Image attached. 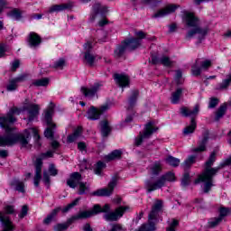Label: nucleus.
<instances>
[{
  "instance_id": "f257e3e1",
  "label": "nucleus",
  "mask_w": 231,
  "mask_h": 231,
  "mask_svg": "<svg viewBox=\"0 0 231 231\" xmlns=\"http://www.w3.org/2000/svg\"><path fill=\"white\" fill-rule=\"evenodd\" d=\"M31 133L33 134L36 143L41 146V143H39V140H41L39 132H37V129L35 128H30L29 130H26V134H17L8 132L5 135L0 136V147H12V145H15L18 142L21 147L28 149L32 147V145H30V140H32V135H30Z\"/></svg>"
},
{
  "instance_id": "f03ea898",
  "label": "nucleus",
  "mask_w": 231,
  "mask_h": 231,
  "mask_svg": "<svg viewBox=\"0 0 231 231\" xmlns=\"http://www.w3.org/2000/svg\"><path fill=\"white\" fill-rule=\"evenodd\" d=\"M184 21L186 23V26H188V28H191L188 31L185 36L187 41H190V39H194V37H197L199 42H201V41L205 40L207 33H208V28H202L199 26V17H197L192 13L187 12L184 14Z\"/></svg>"
},
{
  "instance_id": "7ed1b4c3",
  "label": "nucleus",
  "mask_w": 231,
  "mask_h": 231,
  "mask_svg": "<svg viewBox=\"0 0 231 231\" xmlns=\"http://www.w3.org/2000/svg\"><path fill=\"white\" fill-rule=\"evenodd\" d=\"M162 212H163V200L155 199L148 215V223L143 224L134 231H156V223L154 221H158Z\"/></svg>"
},
{
  "instance_id": "20e7f679",
  "label": "nucleus",
  "mask_w": 231,
  "mask_h": 231,
  "mask_svg": "<svg viewBox=\"0 0 231 231\" xmlns=\"http://www.w3.org/2000/svg\"><path fill=\"white\" fill-rule=\"evenodd\" d=\"M167 181H176V175L172 173V171H169L162 175L155 181L152 178L146 180L144 183V187L147 192H154V190H158L162 187H165V183H167Z\"/></svg>"
},
{
  "instance_id": "39448f33",
  "label": "nucleus",
  "mask_w": 231,
  "mask_h": 231,
  "mask_svg": "<svg viewBox=\"0 0 231 231\" xmlns=\"http://www.w3.org/2000/svg\"><path fill=\"white\" fill-rule=\"evenodd\" d=\"M14 115H21V109L16 106L12 107L6 115L0 116V127L5 129V133H12L10 126L17 122Z\"/></svg>"
},
{
  "instance_id": "423d86ee",
  "label": "nucleus",
  "mask_w": 231,
  "mask_h": 231,
  "mask_svg": "<svg viewBox=\"0 0 231 231\" xmlns=\"http://www.w3.org/2000/svg\"><path fill=\"white\" fill-rule=\"evenodd\" d=\"M55 109V104L51 102L47 110L45 111L44 120L48 125V127L44 131L45 138L53 139V129L57 127V125L53 123V113Z\"/></svg>"
},
{
  "instance_id": "0eeeda50",
  "label": "nucleus",
  "mask_w": 231,
  "mask_h": 231,
  "mask_svg": "<svg viewBox=\"0 0 231 231\" xmlns=\"http://www.w3.org/2000/svg\"><path fill=\"white\" fill-rule=\"evenodd\" d=\"M53 152H55L48 151L45 153H42L41 157H38L36 159L34 163L35 165V174L33 178L34 187H39L41 183V180H42V160H44V158H53Z\"/></svg>"
},
{
  "instance_id": "6e6552de",
  "label": "nucleus",
  "mask_w": 231,
  "mask_h": 231,
  "mask_svg": "<svg viewBox=\"0 0 231 231\" xmlns=\"http://www.w3.org/2000/svg\"><path fill=\"white\" fill-rule=\"evenodd\" d=\"M156 131H158V127H154V123L149 122L146 124L143 132H141L135 138V145L140 147V145L143 143L144 140H149V138L152 136Z\"/></svg>"
},
{
  "instance_id": "1a4fd4ad",
  "label": "nucleus",
  "mask_w": 231,
  "mask_h": 231,
  "mask_svg": "<svg viewBox=\"0 0 231 231\" xmlns=\"http://www.w3.org/2000/svg\"><path fill=\"white\" fill-rule=\"evenodd\" d=\"M107 12V6L102 5L99 3H96L92 7V13L89 18L90 23L95 22V19H97V17L99 19H104Z\"/></svg>"
},
{
  "instance_id": "9d476101",
  "label": "nucleus",
  "mask_w": 231,
  "mask_h": 231,
  "mask_svg": "<svg viewBox=\"0 0 231 231\" xmlns=\"http://www.w3.org/2000/svg\"><path fill=\"white\" fill-rule=\"evenodd\" d=\"M118 183V177L115 176L112 178L111 181L108 183L107 188L97 189L92 193V196H99V197H107L113 194L115 188Z\"/></svg>"
},
{
  "instance_id": "9b49d317",
  "label": "nucleus",
  "mask_w": 231,
  "mask_h": 231,
  "mask_svg": "<svg viewBox=\"0 0 231 231\" xmlns=\"http://www.w3.org/2000/svg\"><path fill=\"white\" fill-rule=\"evenodd\" d=\"M128 210H131V208L129 206H121L117 208L114 212L106 213L104 215V217L106 221H118L125 212Z\"/></svg>"
},
{
  "instance_id": "f8f14e48",
  "label": "nucleus",
  "mask_w": 231,
  "mask_h": 231,
  "mask_svg": "<svg viewBox=\"0 0 231 231\" xmlns=\"http://www.w3.org/2000/svg\"><path fill=\"white\" fill-rule=\"evenodd\" d=\"M84 61L88 64V66H94L95 60H97V56H95L93 52H91V50H93V44L91 43V42H87L84 44Z\"/></svg>"
},
{
  "instance_id": "ddd939ff",
  "label": "nucleus",
  "mask_w": 231,
  "mask_h": 231,
  "mask_svg": "<svg viewBox=\"0 0 231 231\" xmlns=\"http://www.w3.org/2000/svg\"><path fill=\"white\" fill-rule=\"evenodd\" d=\"M79 201H80V198L76 199L74 201L67 205L64 208H56L49 214V216L55 219V217H57V214H59L60 210L63 212V214H66L67 212H69L71 208L77 207V205H79Z\"/></svg>"
},
{
  "instance_id": "4468645a",
  "label": "nucleus",
  "mask_w": 231,
  "mask_h": 231,
  "mask_svg": "<svg viewBox=\"0 0 231 231\" xmlns=\"http://www.w3.org/2000/svg\"><path fill=\"white\" fill-rule=\"evenodd\" d=\"M203 138L199 142V146L192 150V152H203L207 151V143H208V139L210 138V133L208 130H205L202 134Z\"/></svg>"
},
{
  "instance_id": "2eb2a0df",
  "label": "nucleus",
  "mask_w": 231,
  "mask_h": 231,
  "mask_svg": "<svg viewBox=\"0 0 231 231\" xmlns=\"http://www.w3.org/2000/svg\"><path fill=\"white\" fill-rule=\"evenodd\" d=\"M41 110V107L39 105L31 104L27 106H24L23 111H28V120L29 122H32V120H35L37 116H39V111Z\"/></svg>"
},
{
  "instance_id": "dca6fc26",
  "label": "nucleus",
  "mask_w": 231,
  "mask_h": 231,
  "mask_svg": "<svg viewBox=\"0 0 231 231\" xmlns=\"http://www.w3.org/2000/svg\"><path fill=\"white\" fill-rule=\"evenodd\" d=\"M80 183H82V175L79 172H73L67 180V185L70 187V189H77Z\"/></svg>"
},
{
  "instance_id": "f3484780",
  "label": "nucleus",
  "mask_w": 231,
  "mask_h": 231,
  "mask_svg": "<svg viewBox=\"0 0 231 231\" xmlns=\"http://www.w3.org/2000/svg\"><path fill=\"white\" fill-rule=\"evenodd\" d=\"M138 97H140V91L133 90L128 98V103L126 106V111H128V113H133V109H134V106H136V100H138Z\"/></svg>"
},
{
  "instance_id": "a211bd4d",
  "label": "nucleus",
  "mask_w": 231,
  "mask_h": 231,
  "mask_svg": "<svg viewBox=\"0 0 231 231\" xmlns=\"http://www.w3.org/2000/svg\"><path fill=\"white\" fill-rule=\"evenodd\" d=\"M114 80L119 88H127L129 87L130 79L129 76L125 74H114Z\"/></svg>"
},
{
  "instance_id": "6ab92c4d",
  "label": "nucleus",
  "mask_w": 231,
  "mask_h": 231,
  "mask_svg": "<svg viewBox=\"0 0 231 231\" xmlns=\"http://www.w3.org/2000/svg\"><path fill=\"white\" fill-rule=\"evenodd\" d=\"M199 113V104L195 105L193 109H190L187 106H183L180 108V115H182V116H190L191 119L198 116Z\"/></svg>"
},
{
  "instance_id": "aec40b11",
  "label": "nucleus",
  "mask_w": 231,
  "mask_h": 231,
  "mask_svg": "<svg viewBox=\"0 0 231 231\" xmlns=\"http://www.w3.org/2000/svg\"><path fill=\"white\" fill-rule=\"evenodd\" d=\"M100 84L96 83L92 88H88L86 87H81L80 91L84 95V97H87L88 98H93L95 95H97V92L98 89H100Z\"/></svg>"
},
{
  "instance_id": "412c9836",
  "label": "nucleus",
  "mask_w": 231,
  "mask_h": 231,
  "mask_svg": "<svg viewBox=\"0 0 231 231\" xmlns=\"http://www.w3.org/2000/svg\"><path fill=\"white\" fill-rule=\"evenodd\" d=\"M92 216H96L94 208L92 210H89V211L88 210L80 211L77 215L72 216L70 219L72 223H75V221H79V219H88L89 217H92Z\"/></svg>"
},
{
  "instance_id": "4be33fe9",
  "label": "nucleus",
  "mask_w": 231,
  "mask_h": 231,
  "mask_svg": "<svg viewBox=\"0 0 231 231\" xmlns=\"http://www.w3.org/2000/svg\"><path fill=\"white\" fill-rule=\"evenodd\" d=\"M178 6L171 5L166 6L163 9L159 10L155 14H153V18H158V17H166V15H169L171 14H173V12H176V9Z\"/></svg>"
},
{
  "instance_id": "5701e85b",
  "label": "nucleus",
  "mask_w": 231,
  "mask_h": 231,
  "mask_svg": "<svg viewBox=\"0 0 231 231\" xmlns=\"http://www.w3.org/2000/svg\"><path fill=\"white\" fill-rule=\"evenodd\" d=\"M124 43L125 45H126L128 51H134V50H136V48H140V45L142 44V40L131 38L125 41Z\"/></svg>"
},
{
  "instance_id": "b1692460",
  "label": "nucleus",
  "mask_w": 231,
  "mask_h": 231,
  "mask_svg": "<svg viewBox=\"0 0 231 231\" xmlns=\"http://www.w3.org/2000/svg\"><path fill=\"white\" fill-rule=\"evenodd\" d=\"M28 42L31 48H37V46L42 42L41 36L36 32H30L28 36Z\"/></svg>"
},
{
  "instance_id": "393cba45",
  "label": "nucleus",
  "mask_w": 231,
  "mask_h": 231,
  "mask_svg": "<svg viewBox=\"0 0 231 231\" xmlns=\"http://www.w3.org/2000/svg\"><path fill=\"white\" fill-rule=\"evenodd\" d=\"M129 51V50L127 49V46L125 45V43L123 42L119 46L116 47V49L115 50L114 52V57L116 59H121V57H124V55H125V52Z\"/></svg>"
},
{
  "instance_id": "a878e982",
  "label": "nucleus",
  "mask_w": 231,
  "mask_h": 231,
  "mask_svg": "<svg viewBox=\"0 0 231 231\" xmlns=\"http://www.w3.org/2000/svg\"><path fill=\"white\" fill-rule=\"evenodd\" d=\"M87 118L88 120H98L100 118V112L94 106H90V108L87 112Z\"/></svg>"
},
{
  "instance_id": "bb28decb",
  "label": "nucleus",
  "mask_w": 231,
  "mask_h": 231,
  "mask_svg": "<svg viewBox=\"0 0 231 231\" xmlns=\"http://www.w3.org/2000/svg\"><path fill=\"white\" fill-rule=\"evenodd\" d=\"M79 136H82V126H78L73 134L67 137V142L69 143H73V142H77Z\"/></svg>"
},
{
  "instance_id": "cd10ccee",
  "label": "nucleus",
  "mask_w": 231,
  "mask_h": 231,
  "mask_svg": "<svg viewBox=\"0 0 231 231\" xmlns=\"http://www.w3.org/2000/svg\"><path fill=\"white\" fill-rule=\"evenodd\" d=\"M69 8H71V5L69 4L54 5L50 7L49 14H53L55 12H64V10H69Z\"/></svg>"
},
{
  "instance_id": "c85d7f7f",
  "label": "nucleus",
  "mask_w": 231,
  "mask_h": 231,
  "mask_svg": "<svg viewBox=\"0 0 231 231\" xmlns=\"http://www.w3.org/2000/svg\"><path fill=\"white\" fill-rule=\"evenodd\" d=\"M162 162H155L150 166V173L152 174V176H158L160 172H162Z\"/></svg>"
},
{
  "instance_id": "c756f323",
  "label": "nucleus",
  "mask_w": 231,
  "mask_h": 231,
  "mask_svg": "<svg viewBox=\"0 0 231 231\" xmlns=\"http://www.w3.org/2000/svg\"><path fill=\"white\" fill-rule=\"evenodd\" d=\"M73 223L71 218H69L65 223L56 224L53 227L54 231H66L69 228V226Z\"/></svg>"
},
{
  "instance_id": "7c9ffc66",
  "label": "nucleus",
  "mask_w": 231,
  "mask_h": 231,
  "mask_svg": "<svg viewBox=\"0 0 231 231\" xmlns=\"http://www.w3.org/2000/svg\"><path fill=\"white\" fill-rule=\"evenodd\" d=\"M181 95H183V88H179L171 94V104H179L180 98H181Z\"/></svg>"
},
{
  "instance_id": "2f4dec72",
  "label": "nucleus",
  "mask_w": 231,
  "mask_h": 231,
  "mask_svg": "<svg viewBox=\"0 0 231 231\" xmlns=\"http://www.w3.org/2000/svg\"><path fill=\"white\" fill-rule=\"evenodd\" d=\"M196 127H198V125L196 124V119L191 118L190 125L184 128L183 134L185 136H187L189 134H192V133H194V131H196Z\"/></svg>"
},
{
  "instance_id": "473e14b6",
  "label": "nucleus",
  "mask_w": 231,
  "mask_h": 231,
  "mask_svg": "<svg viewBox=\"0 0 231 231\" xmlns=\"http://www.w3.org/2000/svg\"><path fill=\"white\" fill-rule=\"evenodd\" d=\"M193 163H196V155L189 156L181 164V167L184 171H187V169H190V167H192Z\"/></svg>"
},
{
  "instance_id": "72a5a7b5",
  "label": "nucleus",
  "mask_w": 231,
  "mask_h": 231,
  "mask_svg": "<svg viewBox=\"0 0 231 231\" xmlns=\"http://www.w3.org/2000/svg\"><path fill=\"white\" fill-rule=\"evenodd\" d=\"M214 162H216V152H212L209 155L208 162L205 163V171H212V169H217V167L211 168L214 165Z\"/></svg>"
},
{
  "instance_id": "f704fd0d",
  "label": "nucleus",
  "mask_w": 231,
  "mask_h": 231,
  "mask_svg": "<svg viewBox=\"0 0 231 231\" xmlns=\"http://www.w3.org/2000/svg\"><path fill=\"white\" fill-rule=\"evenodd\" d=\"M109 210H111L109 204H106L103 208L98 204L94 205V213L96 216L97 214L107 213Z\"/></svg>"
},
{
  "instance_id": "c9c22d12",
  "label": "nucleus",
  "mask_w": 231,
  "mask_h": 231,
  "mask_svg": "<svg viewBox=\"0 0 231 231\" xmlns=\"http://www.w3.org/2000/svg\"><path fill=\"white\" fill-rule=\"evenodd\" d=\"M122 156V151L120 150H115L113 151L111 153H109L108 155H106L105 157V160H106V162H113V160H118L120 159Z\"/></svg>"
},
{
  "instance_id": "e433bc0d",
  "label": "nucleus",
  "mask_w": 231,
  "mask_h": 231,
  "mask_svg": "<svg viewBox=\"0 0 231 231\" xmlns=\"http://www.w3.org/2000/svg\"><path fill=\"white\" fill-rule=\"evenodd\" d=\"M109 133H111V126H109V122L103 121L101 122V134L105 138L109 136Z\"/></svg>"
},
{
  "instance_id": "4c0bfd02",
  "label": "nucleus",
  "mask_w": 231,
  "mask_h": 231,
  "mask_svg": "<svg viewBox=\"0 0 231 231\" xmlns=\"http://www.w3.org/2000/svg\"><path fill=\"white\" fill-rule=\"evenodd\" d=\"M225 113H226V104H223L219 106V108L216 112L215 120L217 122L225 116Z\"/></svg>"
},
{
  "instance_id": "58836bf2",
  "label": "nucleus",
  "mask_w": 231,
  "mask_h": 231,
  "mask_svg": "<svg viewBox=\"0 0 231 231\" xmlns=\"http://www.w3.org/2000/svg\"><path fill=\"white\" fill-rule=\"evenodd\" d=\"M8 15L14 21H21L23 18V12L19 9H14L8 13Z\"/></svg>"
},
{
  "instance_id": "ea45409f",
  "label": "nucleus",
  "mask_w": 231,
  "mask_h": 231,
  "mask_svg": "<svg viewBox=\"0 0 231 231\" xmlns=\"http://www.w3.org/2000/svg\"><path fill=\"white\" fill-rule=\"evenodd\" d=\"M88 192H89V184H88V182L79 183L78 194L84 196V194H88Z\"/></svg>"
},
{
  "instance_id": "a19ab883",
  "label": "nucleus",
  "mask_w": 231,
  "mask_h": 231,
  "mask_svg": "<svg viewBox=\"0 0 231 231\" xmlns=\"http://www.w3.org/2000/svg\"><path fill=\"white\" fill-rule=\"evenodd\" d=\"M50 84V79L43 78L42 79H36L32 82V86H35L36 88H46Z\"/></svg>"
},
{
  "instance_id": "79ce46f5",
  "label": "nucleus",
  "mask_w": 231,
  "mask_h": 231,
  "mask_svg": "<svg viewBox=\"0 0 231 231\" xmlns=\"http://www.w3.org/2000/svg\"><path fill=\"white\" fill-rule=\"evenodd\" d=\"M165 162L168 165H171V167H178L180 165V159L173 157V156H168L165 159Z\"/></svg>"
},
{
  "instance_id": "37998d69",
  "label": "nucleus",
  "mask_w": 231,
  "mask_h": 231,
  "mask_svg": "<svg viewBox=\"0 0 231 231\" xmlns=\"http://www.w3.org/2000/svg\"><path fill=\"white\" fill-rule=\"evenodd\" d=\"M199 64V60H196L195 64L191 67V73L193 77H199V75H201V71H203V69L198 66Z\"/></svg>"
},
{
  "instance_id": "c03bdc74",
  "label": "nucleus",
  "mask_w": 231,
  "mask_h": 231,
  "mask_svg": "<svg viewBox=\"0 0 231 231\" xmlns=\"http://www.w3.org/2000/svg\"><path fill=\"white\" fill-rule=\"evenodd\" d=\"M199 64L202 69V71H208V68L212 66V60H203L202 61H199Z\"/></svg>"
},
{
  "instance_id": "a18cd8bd",
  "label": "nucleus",
  "mask_w": 231,
  "mask_h": 231,
  "mask_svg": "<svg viewBox=\"0 0 231 231\" xmlns=\"http://www.w3.org/2000/svg\"><path fill=\"white\" fill-rule=\"evenodd\" d=\"M160 64L166 68H171V66H172V61L171 60V58L163 55L160 58Z\"/></svg>"
},
{
  "instance_id": "49530a36",
  "label": "nucleus",
  "mask_w": 231,
  "mask_h": 231,
  "mask_svg": "<svg viewBox=\"0 0 231 231\" xmlns=\"http://www.w3.org/2000/svg\"><path fill=\"white\" fill-rule=\"evenodd\" d=\"M218 212H219L218 217H221V220L223 221V219H225V217H226V216H228V214H230V208L221 207L218 209Z\"/></svg>"
},
{
  "instance_id": "de8ad7c7",
  "label": "nucleus",
  "mask_w": 231,
  "mask_h": 231,
  "mask_svg": "<svg viewBox=\"0 0 231 231\" xmlns=\"http://www.w3.org/2000/svg\"><path fill=\"white\" fill-rule=\"evenodd\" d=\"M64 66H66V60L64 59H60L59 60L55 61L51 68L54 69H63Z\"/></svg>"
},
{
  "instance_id": "09e8293b",
  "label": "nucleus",
  "mask_w": 231,
  "mask_h": 231,
  "mask_svg": "<svg viewBox=\"0 0 231 231\" xmlns=\"http://www.w3.org/2000/svg\"><path fill=\"white\" fill-rule=\"evenodd\" d=\"M13 185H15V190H17L18 192H22L23 194H24L25 190H24V183L21 182L19 180H14L13 182Z\"/></svg>"
},
{
  "instance_id": "8fccbe9b",
  "label": "nucleus",
  "mask_w": 231,
  "mask_h": 231,
  "mask_svg": "<svg viewBox=\"0 0 231 231\" xmlns=\"http://www.w3.org/2000/svg\"><path fill=\"white\" fill-rule=\"evenodd\" d=\"M221 221H223V220L219 217L211 218L210 221L208 222V226L210 228H215V226H217V225H219V223H221Z\"/></svg>"
},
{
  "instance_id": "3c124183",
  "label": "nucleus",
  "mask_w": 231,
  "mask_h": 231,
  "mask_svg": "<svg viewBox=\"0 0 231 231\" xmlns=\"http://www.w3.org/2000/svg\"><path fill=\"white\" fill-rule=\"evenodd\" d=\"M105 168H106V163L102 162H98L95 169V174H97V176H100L102 174V169H105Z\"/></svg>"
},
{
  "instance_id": "603ef678",
  "label": "nucleus",
  "mask_w": 231,
  "mask_h": 231,
  "mask_svg": "<svg viewBox=\"0 0 231 231\" xmlns=\"http://www.w3.org/2000/svg\"><path fill=\"white\" fill-rule=\"evenodd\" d=\"M6 89L7 91H15V89H17V83L14 79L9 80Z\"/></svg>"
},
{
  "instance_id": "864d4df0",
  "label": "nucleus",
  "mask_w": 231,
  "mask_h": 231,
  "mask_svg": "<svg viewBox=\"0 0 231 231\" xmlns=\"http://www.w3.org/2000/svg\"><path fill=\"white\" fill-rule=\"evenodd\" d=\"M230 82H231V74L228 75L227 78L222 81V83L220 84L219 89H226V87L230 86Z\"/></svg>"
},
{
  "instance_id": "5fc2aeb1",
  "label": "nucleus",
  "mask_w": 231,
  "mask_h": 231,
  "mask_svg": "<svg viewBox=\"0 0 231 231\" xmlns=\"http://www.w3.org/2000/svg\"><path fill=\"white\" fill-rule=\"evenodd\" d=\"M43 183L47 186V189H50V184L51 183V180L50 179V174H48V171H43Z\"/></svg>"
},
{
  "instance_id": "6e6d98bb",
  "label": "nucleus",
  "mask_w": 231,
  "mask_h": 231,
  "mask_svg": "<svg viewBox=\"0 0 231 231\" xmlns=\"http://www.w3.org/2000/svg\"><path fill=\"white\" fill-rule=\"evenodd\" d=\"M190 183V175L189 173H185L181 180V186L187 187Z\"/></svg>"
},
{
  "instance_id": "4d7b16f0",
  "label": "nucleus",
  "mask_w": 231,
  "mask_h": 231,
  "mask_svg": "<svg viewBox=\"0 0 231 231\" xmlns=\"http://www.w3.org/2000/svg\"><path fill=\"white\" fill-rule=\"evenodd\" d=\"M178 225H180V222L173 218L172 222L166 228V231H176V226H178Z\"/></svg>"
},
{
  "instance_id": "13d9d810",
  "label": "nucleus",
  "mask_w": 231,
  "mask_h": 231,
  "mask_svg": "<svg viewBox=\"0 0 231 231\" xmlns=\"http://www.w3.org/2000/svg\"><path fill=\"white\" fill-rule=\"evenodd\" d=\"M28 216V206L24 205L22 207L21 213L19 214L20 219H23V217H26Z\"/></svg>"
},
{
  "instance_id": "bf43d9fd",
  "label": "nucleus",
  "mask_w": 231,
  "mask_h": 231,
  "mask_svg": "<svg viewBox=\"0 0 231 231\" xmlns=\"http://www.w3.org/2000/svg\"><path fill=\"white\" fill-rule=\"evenodd\" d=\"M217 104H219V100L216 97H212L209 100V105H208V108L209 109H214V107H216L217 106Z\"/></svg>"
},
{
  "instance_id": "052dcab7",
  "label": "nucleus",
  "mask_w": 231,
  "mask_h": 231,
  "mask_svg": "<svg viewBox=\"0 0 231 231\" xmlns=\"http://www.w3.org/2000/svg\"><path fill=\"white\" fill-rule=\"evenodd\" d=\"M134 33H135V36L137 37L135 39H138L139 41H141V42L143 39L147 38V34L143 32V31H138V32H135Z\"/></svg>"
},
{
  "instance_id": "680f3d73",
  "label": "nucleus",
  "mask_w": 231,
  "mask_h": 231,
  "mask_svg": "<svg viewBox=\"0 0 231 231\" xmlns=\"http://www.w3.org/2000/svg\"><path fill=\"white\" fill-rule=\"evenodd\" d=\"M181 77H182V72L181 70H177L176 74H175V82H177V84H182L181 82Z\"/></svg>"
},
{
  "instance_id": "e2e57ef3",
  "label": "nucleus",
  "mask_w": 231,
  "mask_h": 231,
  "mask_svg": "<svg viewBox=\"0 0 231 231\" xmlns=\"http://www.w3.org/2000/svg\"><path fill=\"white\" fill-rule=\"evenodd\" d=\"M49 172H50L51 176H57V174H59V171H57L55 169V165H53V164H51L49 166Z\"/></svg>"
},
{
  "instance_id": "0e129e2a",
  "label": "nucleus",
  "mask_w": 231,
  "mask_h": 231,
  "mask_svg": "<svg viewBox=\"0 0 231 231\" xmlns=\"http://www.w3.org/2000/svg\"><path fill=\"white\" fill-rule=\"evenodd\" d=\"M19 66H21V62L19 61V60H15L12 62L11 71H16Z\"/></svg>"
},
{
  "instance_id": "69168bd1",
  "label": "nucleus",
  "mask_w": 231,
  "mask_h": 231,
  "mask_svg": "<svg viewBox=\"0 0 231 231\" xmlns=\"http://www.w3.org/2000/svg\"><path fill=\"white\" fill-rule=\"evenodd\" d=\"M99 111V115H104V113H106V111H109V105L105 104L103 106H101L99 107V109H97Z\"/></svg>"
},
{
  "instance_id": "338daca9",
  "label": "nucleus",
  "mask_w": 231,
  "mask_h": 231,
  "mask_svg": "<svg viewBox=\"0 0 231 231\" xmlns=\"http://www.w3.org/2000/svg\"><path fill=\"white\" fill-rule=\"evenodd\" d=\"M13 79L15 81L16 84H19V82H24L26 80V75L23 74Z\"/></svg>"
},
{
  "instance_id": "774afa93",
  "label": "nucleus",
  "mask_w": 231,
  "mask_h": 231,
  "mask_svg": "<svg viewBox=\"0 0 231 231\" xmlns=\"http://www.w3.org/2000/svg\"><path fill=\"white\" fill-rule=\"evenodd\" d=\"M83 231H93V228L89 223H87L83 226Z\"/></svg>"
}]
</instances>
